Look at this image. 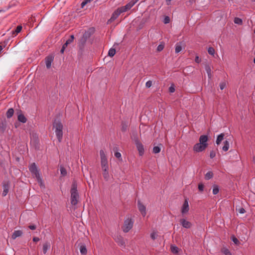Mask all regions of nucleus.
<instances>
[{
    "instance_id": "nucleus-1",
    "label": "nucleus",
    "mask_w": 255,
    "mask_h": 255,
    "mask_svg": "<svg viewBox=\"0 0 255 255\" xmlns=\"http://www.w3.org/2000/svg\"><path fill=\"white\" fill-rule=\"evenodd\" d=\"M208 137L207 135H202L199 137V142L196 143L193 146V150L196 152H202L208 146L207 141Z\"/></svg>"
},
{
    "instance_id": "nucleus-2",
    "label": "nucleus",
    "mask_w": 255,
    "mask_h": 255,
    "mask_svg": "<svg viewBox=\"0 0 255 255\" xmlns=\"http://www.w3.org/2000/svg\"><path fill=\"white\" fill-rule=\"evenodd\" d=\"M29 170L32 176L36 178V180L41 188L44 187V184L40 176L39 171L35 163H33L29 166Z\"/></svg>"
},
{
    "instance_id": "nucleus-3",
    "label": "nucleus",
    "mask_w": 255,
    "mask_h": 255,
    "mask_svg": "<svg viewBox=\"0 0 255 255\" xmlns=\"http://www.w3.org/2000/svg\"><path fill=\"white\" fill-rule=\"evenodd\" d=\"M53 128L55 129L56 136L59 142H61L63 138V126L58 120H55L53 123Z\"/></svg>"
},
{
    "instance_id": "nucleus-4",
    "label": "nucleus",
    "mask_w": 255,
    "mask_h": 255,
    "mask_svg": "<svg viewBox=\"0 0 255 255\" xmlns=\"http://www.w3.org/2000/svg\"><path fill=\"white\" fill-rule=\"evenodd\" d=\"M70 193L71 203L73 205H76L78 203L79 196L77 190V185L75 183H73Z\"/></svg>"
},
{
    "instance_id": "nucleus-5",
    "label": "nucleus",
    "mask_w": 255,
    "mask_h": 255,
    "mask_svg": "<svg viewBox=\"0 0 255 255\" xmlns=\"http://www.w3.org/2000/svg\"><path fill=\"white\" fill-rule=\"evenodd\" d=\"M134 221L132 219L128 218L124 221L122 228L124 233L128 232L132 228Z\"/></svg>"
},
{
    "instance_id": "nucleus-6",
    "label": "nucleus",
    "mask_w": 255,
    "mask_h": 255,
    "mask_svg": "<svg viewBox=\"0 0 255 255\" xmlns=\"http://www.w3.org/2000/svg\"><path fill=\"white\" fill-rule=\"evenodd\" d=\"M133 140L138 151L139 156H142L144 153L143 145L139 141L137 137H134Z\"/></svg>"
},
{
    "instance_id": "nucleus-7",
    "label": "nucleus",
    "mask_w": 255,
    "mask_h": 255,
    "mask_svg": "<svg viewBox=\"0 0 255 255\" xmlns=\"http://www.w3.org/2000/svg\"><path fill=\"white\" fill-rule=\"evenodd\" d=\"M137 207L142 216L144 217L146 214L145 206L139 200H138Z\"/></svg>"
},
{
    "instance_id": "nucleus-8",
    "label": "nucleus",
    "mask_w": 255,
    "mask_h": 255,
    "mask_svg": "<svg viewBox=\"0 0 255 255\" xmlns=\"http://www.w3.org/2000/svg\"><path fill=\"white\" fill-rule=\"evenodd\" d=\"M135 4L134 1H129L128 3H127L126 5L121 6L120 8L121 11L122 12H124L127 11V10L130 9Z\"/></svg>"
},
{
    "instance_id": "nucleus-9",
    "label": "nucleus",
    "mask_w": 255,
    "mask_h": 255,
    "mask_svg": "<svg viewBox=\"0 0 255 255\" xmlns=\"http://www.w3.org/2000/svg\"><path fill=\"white\" fill-rule=\"evenodd\" d=\"M123 13L121 11L120 8H118L116 10H115L112 14L111 17L108 20V22H112L114 21L118 16L120 15L121 13Z\"/></svg>"
},
{
    "instance_id": "nucleus-10",
    "label": "nucleus",
    "mask_w": 255,
    "mask_h": 255,
    "mask_svg": "<svg viewBox=\"0 0 255 255\" xmlns=\"http://www.w3.org/2000/svg\"><path fill=\"white\" fill-rule=\"evenodd\" d=\"M189 210V207L188 204V202L187 199H186L182 206L181 208V213L182 215L185 214L188 212Z\"/></svg>"
},
{
    "instance_id": "nucleus-11",
    "label": "nucleus",
    "mask_w": 255,
    "mask_h": 255,
    "mask_svg": "<svg viewBox=\"0 0 255 255\" xmlns=\"http://www.w3.org/2000/svg\"><path fill=\"white\" fill-rule=\"evenodd\" d=\"M179 222L183 228L189 229L192 226V223L184 218L181 219L179 220Z\"/></svg>"
},
{
    "instance_id": "nucleus-12",
    "label": "nucleus",
    "mask_w": 255,
    "mask_h": 255,
    "mask_svg": "<svg viewBox=\"0 0 255 255\" xmlns=\"http://www.w3.org/2000/svg\"><path fill=\"white\" fill-rule=\"evenodd\" d=\"M2 186L3 188V190L2 193V196L4 197L6 195L7 193L8 192L9 184L8 182H4L2 183Z\"/></svg>"
},
{
    "instance_id": "nucleus-13",
    "label": "nucleus",
    "mask_w": 255,
    "mask_h": 255,
    "mask_svg": "<svg viewBox=\"0 0 255 255\" xmlns=\"http://www.w3.org/2000/svg\"><path fill=\"white\" fill-rule=\"evenodd\" d=\"M53 59L54 57L52 55H49L45 58V63L47 68L49 69L51 67Z\"/></svg>"
},
{
    "instance_id": "nucleus-14",
    "label": "nucleus",
    "mask_w": 255,
    "mask_h": 255,
    "mask_svg": "<svg viewBox=\"0 0 255 255\" xmlns=\"http://www.w3.org/2000/svg\"><path fill=\"white\" fill-rule=\"evenodd\" d=\"M22 234H23V232L22 231H20V230L14 231L11 236V238L13 240H15L16 238L21 236Z\"/></svg>"
},
{
    "instance_id": "nucleus-15",
    "label": "nucleus",
    "mask_w": 255,
    "mask_h": 255,
    "mask_svg": "<svg viewBox=\"0 0 255 255\" xmlns=\"http://www.w3.org/2000/svg\"><path fill=\"white\" fill-rule=\"evenodd\" d=\"M51 246L49 242H46L43 245V253L45 254Z\"/></svg>"
},
{
    "instance_id": "nucleus-16",
    "label": "nucleus",
    "mask_w": 255,
    "mask_h": 255,
    "mask_svg": "<svg viewBox=\"0 0 255 255\" xmlns=\"http://www.w3.org/2000/svg\"><path fill=\"white\" fill-rule=\"evenodd\" d=\"M182 43L181 42H178L175 45V53H178L180 52L182 49Z\"/></svg>"
},
{
    "instance_id": "nucleus-17",
    "label": "nucleus",
    "mask_w": 255,
    "mask_h": 255,
    "mask_svg": "<svg viewBox=\"0 0 255 255\" xmlns=\"http://www.w3.org/2000/svg\"><path fill=\"white\" fill-rule=\"evenodd\" d=\"M17 118L18 120L22 123H25L26 122L27 119L22 114H19L18 115Z\"/></svg>"
},
{
    "instance_id": "nucleus-18",
    "label": "nucleus",
    "mask_w": 255,
    "mask_h": 255,
    "mask_svg": "<svg viewBox=\"0 0 255 255\" xmlns=\"http://www.w3.org/2000/svg\"><path fill=\"white\" fill-rule=\"evenodd\" d=\"M224 136L225 134L223 133H221L218 136L216 141V143L217 144L219 145V144H220L221 141L223 140Z\"/></svg>"
},
{
    "instance_id": "nucleus-19",
    "label": "nucleus",
    "mask_w": 255,
    "mask_h": 255,
    "mask_svg": "<svg viewBox=\"0 0 255 255\" xmlns=\"http://www.w3.org/2000/svg\"><path fill=\"white\" fill-rule=\"evenodd\" d=\"M205 70L207 73L208 76L209 78L211 79V78L212 77V74L210 66L208 64L206 65Z\"/></svg>"
},
{
    "instance_id": "nucleus-20",
    "label": "nucleus",
    "mask_w": 255,
    "mask_h": 255,
    "mask_svg": "<svg viewBox=\"0 0 255 255\" xmlns=\"http://www.w3.org/2000/svg\"><path fill=\"white\" fill-rule=\"evenodd\" d=\"M224 146L222 147V150L224 151H227L228 150L230 147V143L228 140H225L224 141Z\"/></svg>"
},
{
    "instance_id": "nucleus-21",
    "label": "nucleus",
    "mask_w": 255,
    "mask_h": 255,
    "mask_svg": "<svg viewBox=\"0 0 255 255\" xmlns=\"http://www.w3.org/2000/svg\"><path fill=\"white\" fill-rule=\"evenodd\" d=\"M14 113V110L12 108H10L8 109L7 111L6 112V117L9 119L12 117Z\"/></svg>"
},
{
    "instance_id": "nucleus-22",
    "label": "nucleus",
    "mask_w": 255,
    "mask_h": 255,
    "mask_svg": "<svg viewBox=\"0 0 255 255\" xmlns=\"http://www.w3.org/2000/svg\"><path fill=\"white\" fill-rule=\"evenodd\" d=\"M100 155L101 157V161L107 160V156L103 150H101L100 151Z\"/></svg>"
},
{
    "instance_id": "nucleus-23",
    "label": "nucleus",
    "mask_w": 255,
    "mask_h": 255,
    "mask_svg": "<svg viewBox=\"0 0 255 255\" xmlns=\"http://www.w3.org/2000/svg\"><path fill=\"white\" fill-rule=\"evenodd\" d=\"M22 29V26L18 25L15 30L12 31V34L16 36L18 33H19Z\"/></svg>"
},
{
    "instance_id": "nucleus-24",
    "label": "nucleus",
    "mask_w": 255,
    "mask_h": 255,
    "mask_svg": "<svg viewBox=\"0 0 255 255\" xmlns=\"http://www.w3.org/2000/svg\"><path fill=\"white\" fill-rule=\"evenodd\" d=\"M80 251L82 255H86L87 252V249L85 246H81L80 247Z\"/></svg>"
},
{
    "instance_id": "nucleus-25",
    "label": "nucleus",
    "mask_w": 255,
    "mask_h": 255,
    "mask_svg": "<svg viewBox=\"0 0 255 255\" xmlns=\"http://www.w3.org/2000/svg\"><path fill=\"white\" fill-rule=\"evenodd\" d=\"M170 249H171V251L173 254H177L178 253L179 249L178 247H177L175 246H173V245L171 246Z\"/></svg>"
},
{
    "instance_id": "nucleus-26",
    "label": "nucleus",
    "mask_w": 255,
    "mask_h": 255,
    "mask_svg": "<svg viewBox=\"0 0 255 255\" xmlns=\"http://www.w3.org/2000/svg\"><path fill=\"white\" fill-rule=\"evenodd\" d=\"M219 191V187L217 185H213V194L214 195H216L218 193Z\"/></svg>"
},
{
    "instance_id": "nucleus-27",
    "label": "nucleus",
    "mask_w": 255,
    "mask_h": 255,
    "mask_svg": "<svg viewBox=\"0 0 255 255\" xmlns=\"http://www.w3.org/2000/svg\"><path fill=\"white\" fill-rule=\"evenodd\" d=\"M116 242L121 246H125V243L124 242L123 238L122 237H120V238H118Z\"/></svg>"
},
{
    "instance_id": "nucleus-28",
    "label": "nucleus",
    "mask_w": 255,
    "mask_h": 255,
    "mask_svg": "<svg viewBox=\"0 0 255 255\" xmlns=\"http://www.w3.org/2000/svg\"><path fill=\"white\" fill-rule=\"evenodd\" d=\"M103 177H104V179L106 181H108L109 179L110 175H109V171H103Z\"/></svg>"
},
{
    "instance_id": "nucleus-29",
    "label": "nucleus",
    "mask_w": 255,
    "mask_h": 255,
    "mask_svg": "<svg viewBox=\"0 0 255 255\" xmlns=\"http://www.w3.org/2000/svg\"><path fill=\"white\" fill-rule=\"evenodd\" d=\"M213 173L211 171L208 172L205 176V178L206 180H209L213 177Z\"/></svg>"
},
{
    "instance_id": "nucleus-30",
    "label": "nucleus",
    "mask_w": 255,
    "mask_h": 255,
    "mask_svg": "<svg viewBox=\"0 0 255 255\" xmlns=\"http://www.w3.org/2000/svg\"><path fill=\"white\" fill-rule=\"evenodd\" d=\"M116 54V50L114 48H111L108 52V55L111 56H114Z\"/></svg>"
},
{
    "instance_id": "nucleus-31",
    "label": "nucleus",
    "mask_w": 255,
    "mask_h": 255,
    "mask_svg": "<svg viewBox=\"0 0 255 255\" xmlns=\"http://www.w3.org/2000/svg\"><path fill=\"white\" fill-rule=\"evenodd\" d=\"M234 22L238 24H242L243 23V21L242 19L239 17H235L234 19Z\"/></svg>"
},
{
    "instance_id": "nucleus-32",
    "label": "nucleus",
    "mask_w": 255,
    "mask_h": 255,
    "mask_svg": "<svg viewBox=\"0 0 255 255\" xmlns=\"http://www.w3.org/2000/svg\"><path fill=\"white\" fill-rule=\"evenodd\" d=\"M231 240L236 245H239L240 244V241L234 236H232L231 237Z\"/></svg>"
},
{
    "instance_id": "nucleus-33",
    "label": "nucleus",
    "mask_w": 255,
    "mask_h": 255,
    "mask_svg": "<svg viewBox=\"0 0 255 255\" xmlns=\"http://www.w3.org/2000/svg\"><path fill=\"white\" fill-rule=\"evenodd\" d=\"M91 36V34L89 31H86L83 35V36L82 37L88 39Z\"/></svg>"
},
{
    "instance_id": "nucleus-34",
    "label": "nucleus",
    "mask_w": 255,
    "mask_h": 255,
    "mask_svg": "<svg viewBox=\"0 0 255 255\" xmlns=\"http://www.w3.org/2000/svg\"><path fill=\"white\" fill-rule=\"evenodd\" d=\"M6 124L5 122H2L0 125V128L3 132L6 129Z\"/></svg>"
},
{
    "instance_id": "nucleus-35",
    "label": "nucleus",
    "mask_w": 255,
    "mask_h": 255,
    "mask_svg": "<svg viewBox=\"0 0 255 255\" xmlns=\"http://www.w3.org/2000/svg\"><path fill=\"white\" fill-rule=\"evenodd\" d=\"M160 148L158 146H154L153 148V152L154 153H159L160 151Z\"/></svg>"
},
{
    "instance_id": "nucleus-36",
    "label": "nucleus",
    "mask_w": 255,
    "mask_h": 255,
    "mask_svg": "<svg viewBox=\"0 0 255 255\" xmlns=\"http://www.w3.org/2000/svg\"><path fill=\"white\" fill-rule=\"evenodd\" d=\"M222 252L225 255H231V253L230 251L227 249L224 248L222 250Z\"/></svg>"
},
{
    "instance_id": "nucleus-37",
    "label": "nucleus",
    "mask_w": 255,
    "mask_h": 255,
    "mask_svg": "<svg viewBox=\"0 0 255 255\" xmlns=\"http://www.w3.org/2000/svg\"><path fill=\"white\" fill-rule=\"evenodd\" d=\"M208 52L209 54L211 55H214L215 54V49L214 48L210 47L208 49Z\"/></svg>"
},
{
    "instance_id": "nucleus-38",
    "label": "nucleus",
    "mask_w": 255,
    "mask_h": 255,
    "mask_svg": "<svg viewBox=\"0 0 255 255\" xmlns=\"http://www.w3.org/2000/svg\"><path fill=\"white\" fill-rule=\"evenodd\" d=\"M74 39V36L73 35H71L70 36V37L66 40V42H67L69 44L71 43Z\"/></svg>"
},
{
    "instance_id": "nucleus-39",
    "label": "nucleus",
    "mask_w": 255,
    "mask_h": 255,
    "mask_svg": "<svg viewBox=\"0 0 255 255\" xmlns=\"http://www.w3.org/2000/svg\"><path fill=\"white\" fill-rule=\"evenodd\" d=\"M60 172L63 176H65L67 174L66 170L64 167L60 168Z\"/></svg>"
},
{
    "instance_id": "nucleus-40",
    "label": "nucleus",
    "mask_w": 255,
    "mask_h": 255,
    "mask_svg": "<svg viewBox=\"0 0 255 255\" xmlns=\"http://www.w3.org/2000/svg\"><path fill=\"white\" fill-rule=\"evenodd\" d=\"M226 86V84L225 82H222L220 84V88L221 90H223Z\"/></svg>"
},
{
    "instance_id": "nucleus-41",
    "label": "nucleus",
    "mask_w": 255,
    "mask_h": 255,
    "mask_svg": "<svg viewBox=\"0 0 255 255\" xmlns=\"http://www.w3.org/2000/svg\"><path fill=\"white\" fill-rule=\"evenodd\" d=\"M127 128L128 125L125 123H123L122 126V130L124 131H125L126 130H127Z\"/></svg>"
},
{
    "instance_id": "nucleus-42",
    "label": "nucleus",
    "mask_w": 255,
    "mask_h": 255,
    "mask_svg": "<svg viewBox=\"0 0 255 255\" xmlns=\"http://www.w3.org/2000/svg\"><path fill=\"white\" fill-rule=\"evenodd\" d=\"M152 82L151 81L149 80L146 82L145 84V86L146 88H149L152 86Z\"/></svg>"
},
{
    "instance_id": "nucleus-43",
    "label": "nucleus",
    "mask_w": 255,
    "mask_h": 255,
    "mask_svg": "<svg viewBox=\"0 0 255 255\" xmlns=\"http://www.w3.org/2000/svg\"><path fill=\"white\" fill-rule=\"evenodd\" d=\"M164 48V45L163 44H159L157 48V51H162Z\"/></svg>"
},
{
    "instance_id": "nucleus-44",
    "label": "nucleus",
    "mask_w": 255,
    "mask_h": 255,
    "mask_svg": "<svg viewBox=\"0 0 255 255\" xmlns=\"http://www.w3.org/2000/svg\"><path fill=\"white\" fill-rule=\"evenodd\" d=\"M216 156V152L214 150H212L210 152V157L213 158Z\"/></svg>"
},
{
    "instance_id": "nucleus-45",
    "label": "nucleus",
    "mask_w": 255,
    "mask_h": 255,
    "mask_svg": "<svg viewBox=\"0 0 255 255\" xmlns=\"http://www.w3.org/2000/svg\"><path fill=\"white\" fill-rule=\"evenodd\" d=\"M157 236L156 234L154 232H153L150 234V237L153 240H154L156 238Z\"/></svg>"
},
{
    "instance_id": "nucleus-46",
    "label": "nucleus",
    "mask_w": 255,
    "mask_h": 255,
    "mask_svg": "<svg viewBox=\"0 0 255 255\" xmlns=\"http://www.w3.org/2000/svg\"><path fill=\"white\" fill-rule=\"evenodd\" d=\"M102 169L103 171H108V165H102Z\"/></svg>"
},
{
    "instance_id": "nucleus-47",
    "label": "nucleus",
    "mask_w": 255,
    "mask_h": 255,
    "mask_svg": "<svg viewBox=\"0 0 255 255\" xmlns=\"http://www.w3.org/2000/svg\"><path fill=\"white\" fill-rule=\"evenodd\" d=\"M170 21V19L168 16H166L164 19V23L165 24L168 23Z\"/></svg>"
},
{
    "instance_id": "nucleus-48",
    "label": "nucleus",
    "mask_w": 255,
    "mask_h": 255,
    "mask_svg": "<svg viewBox=\"0 0 255 255\" xmlns=\"http://www.w3.org/2000/svg\"><path fill=\"white\" fill-rule=\"evenodd\" d=\"M86 41H87V39H85V38H84L82 37V38H81V39H80V43H81V44H82V45H84L85 44V43H86Z\"/></svg>"
},
{
    "instance_id": "nucleus-49",
    "label": "nucleus",
    "mask_w": 255,
    "mask_h": 255,
    "mask_svg": "<svg viewBox=\"0 0 255 255\" xmlns=\"http://www.w3.org/2000/svg\"><path fill=\"white\" fill-rule=\"evenodd\" d=\"M198 189L200 191H203L204 185L202 184H199L198 185Z\"/></svg>"
},
{
    "instance_id": "nucleus-50",
    "label": "nucleus",
    "mask_w": 255,
    "mask_h": 255,
    "mask_svg": "<svg viewBox=\"0 0 255 255\" xmlns=\"http://www.w3.org/2000/svg\"><path fill=\"white\" fill-rule=\"evenodd\" d=\"M101 166L102 165H108V160L101 161Z\"/></svg>"
},
{
    "instance_id": "nucleus-51",
    "label": "nucleus",
    "mask_w": 255,
    "mask_h": 255,
    "mask_svg": "<svg viewBox=\"0 0 255 255\" xmlns=\"http://www.w3.org/2000/svg\"><path fill=\"white\" fill-rule=\"evenodd\" d=\"M238 212L240 214H244L245 212V210L243 208H240L238 209Z\"/></svg>"
},
{
    "instance_id": "nucleus-52",
    "label": "nucleus",
    "mask_w": 255,
    "mask_h": 255,
    "mask_svg": "<svg viewBox=\"0 0 255 255\" xmlns=\"http://www.w3.org/2000/svg\"><path fill=\"white\" fill-rule=\"evenodd\" d=\"M195 61L196 63H199L201 62V59L198 56H196Z\"/></svg>"
},
{
    "instance_id": "nucleus-53",
    "label": "nucleus",
    "mask_w": 255,
    "mask_h": 255,
    "mask_svg": "<svg viewBox=\"0 0 255 255\" xmlns=\"http://www.w3.org/2000/svg\"><path fill=\"white\" fill-rule=\"evenodd\" d=\"M28 228L30 229V230H35L36 228V227L35 225H29L28 226Z\"/></svg>"
},
{
    "instance_id": "nucleus-54",
    "label": "nucleus",
    "mask_w": 255,
    "mask_h": 255,
    "mask_svg": "<svg viewBox=\"0 0 255 255\" xmlns=\"http://www.w3.org/2000/svg\"><path fill=\"white\" fill-rule=\"evenodd\" d=\"M115 156L118 158H119L121 157V154L119 152H116L115 153Z\"/></svg>"
},
{
    "instance_id": "nucleus-55",
    "label": "nucleus",
    "mask_w": 255,
    "mask_h": 255,
    "mask_svg": "<svg viewBox=\"0 0 255 255\" xmlns=\"http://www.w3.org/2000/svg\"><path fill=\"white\" fill-rule=\"evenodd\" d=\"M169 91L170 93H173L175 91V88L172 86H170L169 88Z\"/></svg>"
},
{
    "instance_id": "nucleus-56",
    "label": "nucleus",
    "mask_w": 255,
    "mask_h": 255,
    "mask_svg": "<svg viewBox=\"0 0 255 255\" xmlns=\"http://www.w3.org/2000/svg\"><path fill=\"white\" fill-rule=\"evenodd\" d=\"M39 241V238L38 237H34L33 238V241L35 242H38Z\"/></svg>"
},
{
    "instance_id": "nucleus-57",
    "label": "nucleus",
    "mask_w": 255,
    "mask_h": 255,
    "mask_svg": "<svg viewBox=\"0 0 255 255\" xmlns=\"http://www.w3.org/2000/svg\"><path fill=\"white\" fill-rule=\"evenodd\" d=\"M87 2L84 0L82 3H81V7L82 8L84 7V6L87 4Z\"/></svg>"
},
{
    "instance_id": "nucleus-58",
    "label": "nucleus",
    "mask_w": 255,
    "mask_h": 255,
    "mask_svg": "<svg viewBox=\"0 0 255 255\" xmlns=\"http://www.w3.org/2000/svg\"><path fill=\"white\" fill-rule=\"evenodd\" d=\"M68 44H69L67 42H66L62 47H64V48H65L68 46Z\"/></svg>"
},
{
    "instance_id": "nucleus-59",
    "label": "nucleus",
    "mask_w": 255,
    "mask_h": 255,
    "mask_svg": "<svg viewBox=\"0 0 255 255\" xmlns=\"http://www.w3.org/2000/svg\"><path fill=\"white\" fill-rule=\"evenodd\" d=\"M65 48H64V47H62V48H61V50H60V52H61V53H64V50H65Z\"/></svg>"
},
{
    "instance_id": "nucleus-60",
    "label": "nucleus",
    "mask_w": 255,
    "mask_h": 255,
    "mask_svg": "<svg viewBox=\"0 0 255 255\" xmlns=\"http://www.w3.org/2000/svg\"><path fill=\"white\" fill-rule=\"evenodd\" d=\"M172 0H166V1L167 2V4L168 5L170 4V1H171Z\"/></svg>"
},
{
    "instance_id": "nucleus-61",
    "label": "nucleus",
    "mask_w": 255,
    "mask_h": 255,
    "mask_svg": "<svg viewBox=\"0 0 255 255\" xmlns=\"http://www.w3.org/2000/svg\"><path fill=\"white\" fill-rule=\"evenodd\" d=\"M139 0H131V1H134L135 4Z\"/></svg>"
},
{
    "instance_id": "nucleus-62",
    "label": "nucleus",
    "mask_w": 255,
    "mask_h": 255,
    "mask_svg": "<svg viewBox=\"0 0 255 255\" xmlns=\"http://www.w3.org/2000/svg\"><path fill=\"white\" fill-rule=\"evenodd\" d=\"M3 48H2V46L1 45H0V52L1 51V50H2Z\"/></svg>"
},
{
    "instance_id": "nucleus-63",
    "label": "nucleus",
    "mask_w": 255,
    "mask_h": 255,
    "mask_svg": "<svg viewBox=\"0 0 255 255\" xmlns=\"http://www.w3.org/2000/svg\"><path fill=\"white\" fill-rule=\"evenodd\" d=\"M87 3H88V2H90L92 0H85Z\"/></svg>"
},
{
    "instance_id": "nucleus-64",
    "label": "nucleus",
    "mask_w": 255,
    "mask_h": 255,
    "mask_svg": "<svg viewBox=\"0 0 255 255\" xmlns=\"http://www.w3.org/2000/svg\"><path fill=\"white\" fill-rule=\"evenodd\" d=\"M254 63L255 64V58L254 59Z\"/></svg>"
}]
</instances>
